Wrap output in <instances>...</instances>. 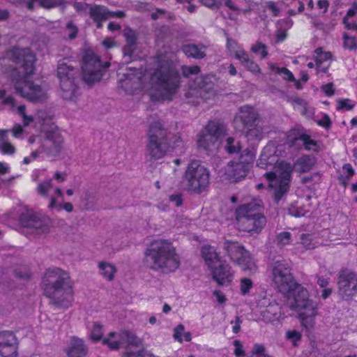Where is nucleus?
I'll list each match as a JSON object with an SVG mask.
<instances>
[{
  "label": "nucleus",
  "instance_id": "f257e3e1",
  "mask_svg": "<svg viewBox=\"0 0 357 357\" xmlns=\"http://www.w3.org/2000/svg\"><path fill=\"white\" fill-rule=\"evenodd\" d=\"M17 111L23 125L14 126L11 130L13 136L20 139L26 137L33 149L31 155L24 158V163L29 164L44 151L50 155H57L62 149V139L52 119L44 112H39L34 116L28 114L23 105L19 106Z\"/></svg>",
  "mask_w": 357,
  "mask_h": 357
},
{
  "label": "nucleus",
  "instance_id": "f03ea898",
  "mask_svg": "<svg viewBox=\"0 0 357 357\" xmlns=\"http://www.w3.org/2000/svg\"><path fill=\"white\" fill-rule=\"evenodd\" d=\"M272 277L279 291L284 295L287 307L298 313L302 326L307 330L313 328L317 314V303L309 298L306 289L295 282L288 264L275 262Z\"/></svg>",
  "mask_w": 357,
  "mask_h": 357
},
{
  "label": "nucleus",
  "instance_id": "7ed1b4c3",
  "mask_svg": "<svg viewBox=\"0 0 357 357\" xmlns=\"http://www.w3.org/2000/svg\"><path fill=\"white\" fill-rule=\"evenodd\" d=\"M7 56L17 64L22 63L17 70V77L13 79L16 93L31 101L44 100L47 95L46 91L32 80L35 58L30 50L15 49L10 51Z\"/></svg>",
  "mask_w": 357,
  "mask_h": 357
},
{
  "label": "nucleus",
  "instance_id": "20e7f679",
  "mask_svg": "<svg viewBox=\"0 0 357 357\" xmlns=\"http://www.w3.org/2000/svg\"><path fill=\"white\" fill-rule=\"evenodd\" d=\"M276 147L274 144H268L262 150L257 161V166L267 169L274 165V171L264 174L268 183L274 200L278 202L289 189L291 182V165L284 161L277 160Z\"/></svg>",
  "mask_w": 357,
  "mask_h": 357
},
{
  "label": "nucleus",
  "instance_id": "39448f33",
  "mask_svg": "<svg viewBox=\"0 0 357 357\" xmlns=\"http://www.w3.org/2000/svg\"><path fill=\"white\" fill-rule=\"evenodd\" d=\"M44 294L53 305L67 309L74 301V283L68 273L60 268H49L41 282Z\"/></svg>",
  "mask_w": 357,
  "mask_h": 357
},
{
  "label": "nucleus",
  "instance_id": "423d86ee",
  "mask_svg": "<svg viewBox=\"0 0 357 357\" xmlns=\"http://www.w3.org/2000/svg\"><path fill=\"white\" fill-rule=\"evenodd\" d=\"M144 263L151 270L169 273L180 266V257L172 243L167 239L153 238L144 250Z\"/></svg>",
  "mask_w": 357,
  "mask_h": 357
},
{
  "label": "nucleus",
  "instance_id": "0eeeda50",
  "mask_svg": "<svg viewBox=\"0 0 357 357\" xmlns=\"http://www.w3.org/2000/svg\"><path fill=\"white\" fill-rule=\"evenodd\" d=\"M157 68L151 75V98L155 100H171L179 86V76L170 55L160 56Z\"/></svg>",
  "mask_w": 357,
  "mask_h": 357
},
{
  "label": "nucleus",
  "instance_id": "6e6552de",
  "mask_svg": "<svg viewBox=\"0 0 357 357\" xmlns=\"http://www.w3.org/2000/svg\"><path fill=\"white\" fill-rule=\"evenodd\" d=\"M202 256L211 271L212 279L220 286L228 287L233 283L235 271L227 264L211 245L202 247Z\"/></svg>",
  "mask_w": 357,
  "mask_h": 357
},
{
  "label": "nucleus",
  "instance_id": "1a4fd4ad",
  "mask_svg": "<svg viewBox=\"0 0 357 357\" xmlns=\"http://www.w3.org/2000/svg\"><path fill=\"white\" fill-rule=\"evenodd\" d=\"M261 201L240 206L236 211L238 229L251 235L260 233L266 223V218L261 213Z\"/></svg>",
  "mask_w": 357,
  "mask_h": 357
},
{
  "label": "nucleus",
  "instance_id": "9d476101",
  "mask_svg": "<svg viewBox=\"0 0 357 357\" xmlns=\"http://www.w3.org/2000/svg\"><path fill=\"white\" fill-rule=\"evenodd\" d=\"M139 343L140 340L133 333L123 330L110 331L102 339V344L112 350L128 347L123 357H154L147 351H133L132 349L137 347Z\"/></svg>",
  "mask_w": 357,
  "mask_h": 357
},
{
  "label": "nucleus",
  "instance_id": "9b49d317",
  "mask_svg": "<svg viewBox=\"0 0 357 357\" xmlns=\"http://www.w3.org/2000/svg\"><path fill=\"white\" fill-rule=\"evenodd\" d=\"M149 138L148 152L155 159L162 158L169 148L174 149L182 144L180 137H176L175 140L168 145L166 142L165 132L160 123H156L151 127Z\"/></svg>",
  "mask_w": 357,
  "mask_h": 357
},
{
  "label": "nucleus",
  "instance_id": "f8f14e48",
  "mask_svg": "<svg viewBox=\"0 0 357 357\" xmlns=\"http://www.w3.org/2000/svg\"><path fill=\"white\" fill-rule=\"evenodd\" d=\"M224 249L230 260L239 266L241 271L249 274H254L257 270V265L249 251L238 242L227 241Z\"/></svg>",
  "mask_w": 357,
  "mask_h": 357
},
{
  "label": "nucleus",
  "instance_id": "ddd939ff",
  "mask_svg": "<svg viewBox=\"0 0 357 357\" xmlns=\"http://www.w3.org/2000/svg\"><path fill=\"white\" fill-rule=\"evenodd\" d=\"M183 182L189 190L201 192L209 184V172L199 161H192L187 167Z\"/></svg>",
  "mask_w": 357,
  "mask_h": 357
},
{
  "label": "nucleus",
  "instance_id": "4468645a",
  "mask_svg": "<svg viewBox=\"0 0 357 357\" xmlns=\"http://www.w3.org/2000/svg\"><path fill=\"white\" fill-rule=\"evenodd\" d=\"M81 68L82 75L86 83L91 84L100 80L101 62L99 57L91 50L87 49L84 51Z\"/></svg>",
  "mask_w": 357,
  "mask_h": 357
},
{
  "label": "nucleus",
  "instance_id": "2eb2a0df",
  "mask_svg": "<svg viewBox=\"0 0 357 357\" xmlns=\"http://www.w3.org/2000/svg\"><path fill=\"white\" fill-rule=\"evenodd\" d=\"M256 150L255 148L247 149L241 155V161L239 162L229 163L225 169V175L229 180L238 181L245 178L255 160Z\"/></svg>",
  "mask_w": 357,
  "mask_h": 357
},
{
  "label": "nucleus",
  "instance_id": "dca6fc26",
  "mask_svg": "<svg viewBox=\"0 0 357 357\" xmlns=\"http://www.w3.org/2000/svg\"><path fill=\"white\" fill-rule=\"evenodd\" d=\"M257 307L262 319L266 323L278 325L286 318L283 308L278 303L272 302L271 298L267 296L259 299Z\"/></svg>",
  "mask_w": 357,
  "mask_h": 357
},
{
  "label": "nucleus",
  "instance_id": "f3484780",
  "mask_svg": "<svg viewBox=\"0 0 357 357\" xmlns=\"http://www.w3.org/2000/svg\"><path fill=\"white\" fill-rule=\"evenodd\" d=\"M57 75L60 79L63 98L70 100H75L79 93L78 89L73 82L75 69L70 66L62 63L59 65Z\"/></svg>",
  "mask_w": 357,
  "mask_h": 357
},
{
  "label": "nucleus",
  "instance_id": "a211bd4d",
  "mask_svg": "<svg viewBox=\"0 0 357 357\" xmlns=\"http://www.w3.org/2000/svg\"><path fill=\"white\" fill-rule=\"evenodd\" d=\"M213 77H206L204 78H198L197 82L199 86L191 89L190 91L186 95L188 98H192L194 96L196 100H190L192 103L200 104L206 102L209 105L213 104L215 100V93L213 90V83L211 81Z\"/></svg>",
  "mask_w": 357,
  "mask_h": 357
},
{
  "label": "nucleus",
  "instance_id": "6ab92c4d",
  "mask_svg": "<svg viewBox=\"0 0 357 357\" xmlns=\"http://www.w3.org/2000/svg\"><path fill=\"white\" fill-rule=\"evenodd\" d=\"M223 134V129L218 123L210 122L197 137L199 147L212 151L218 149L219 139Z\"/></svg>",
  "mask_w": 357,
  "mask_h": 357
},
{
  "label": "nucleus",
  "instance_id": "aec40b11",
  "mask_svg": "<svg viewBox=\"0 0 357 357\" xmlns=\"http://www.w3.org/2000/svg\"><path fill=\"white\" fill-rule=\"evenodd\" d=\"M18 342L13 333L10 331L0 332V356L1 357H16Z\"/></svg>",
  "mask_w": 357,
  "mask_h": 357
},
{
  "label": "nucleus",
  "instance_id": "412c9836",
  "mask_svg": "<svg viewBox=\"0 0 357 357\" xmlns=\"http://www.w3.org/2000/svg\"><path fill=\"white\" fill-rule=\"evenodd\" d=\"M258 113L254 108L248 105L243 106L234 118V128L240 131L244 127L255 123L258 121Z\"/></svg>",
  "mask_w": 357,
  "mask_h": 357
},
{
  "label": "nucleus",
  "instance_id": "4be33fe9",
  "mask_svg": "<svg viewBox=\"0 0 357 357\" xmlns=\"http://www.w3.org/2000/svg\"><path fill=\"white\" fill-rule=\"evenodd\" d=\"M339 288L344 296H351L357 290V276L350 271H344L340 277Z\"/></svg>",
  "mask_w": 357,
  "mask_h": 357
},
{
  "label": "nucleus",
  "instance_id": "5701e85b",
  "mask_svg": "<svg viewBox=\"0 0 357 357\" xmlns=\"http://www.w3.org/2000/svg\"><path fill=\"white\" fill-rule=\"evenodd\" d=\"M66 352L68 357H84L87 349L83 340L73 337L68 343Z\"/></svg>",
  "mask_w": 357,
  "mask_h": 357
},
{
  "label": "nucleus",
  "instance_id": "b1692460",
  "mask_svg": "<svg viewBox=\"0 0 357 357\" xmlns=\"http://www.w3.org/2000/svg\"><path fill=\"white\" fill-rule=\"evenodd\" d=\"M91 17L97 22L98 28L100 27V22L109 17H122L123 13L121 11L109 12L105 7L94 6L90 8Z\"/></svg>",
  "mask_w": 357,
  "mask_h": 357
},
{
  "label": "nucleus",
  "instance_id": "393cba45",
  "mask_svg": "<svg viewBox=\"0 0 357 357\" xmlns=\"http://www.w3.org/2000/svg\"><path fill=\"white\" fill-rule=\"evenodd\" d=\"M314 58L317 73L326 72L331 65V54L329 52H324L321 48H318L314 51Z\"/></svg>",
  "mask_w": 357,
  "mask_h": 357
},
{
  "label": "nucleus",
  "instance_id": "a878e982",
  "mask_svg": "<svg viewBox=\"0 0 357 357\" xmlns=\"http://www.w3.org/2000/svg\"><path fill=\"white\" fill-rule=\"evenodd\" d=\"M294 136V140L291 142L290 146L300 145L302 144L305 146L307 150L316 151L317 149V142L311 139L309 136L305 134H300L298 136L295 135L294 133H291L289 138L290 139Z\"/></svg>",
  "mask_w": 357,
  "mask_h": 357
},
{
  "label": "nucleus",
  "instance_id": "bb28decb",
  "mask_svg": "<svg viewBox=\"0 0 357 357\" xmlns=\"http://www.w3.org/2000/svg\"><path fill=\"white\" fill-rule=\"evenodd\" d=\"M103 325L100 322H93L88 326V337L93 342H102Z\"/></svg>",
  "mask_w": 357,
  "mask_h": 357
},
{
  "label": "nucleus",
  "instance_id": "cd10ccee",
  "mask_svg": "<svg viewBox=\"0 0 357 357\" xmlns=\"http://www.w3.org/2000/svg\"><path fill=\"white\" fill-rule=\"evenodd\" d=\"M98 268L100 272L101 275L107 280L112 281L114 280L116 273V266L106 261H99Z\"/></svg>",
  "mask_w": 357,
  "mask_h": 357
},
{
  "label": "nucleus",
  "instance_id": "c85d7f7f",
  "mask_svg": "<svg viewBox=\"0 0 357 357\" xmlns=\"http://www.w3.org/2000/svg\"><path fill=\"white\" fill-rule=\"evenodd\" d=\"M235 57L238 59L243 65L252 73H259L260 69L257 64L249 60L248 55L240 48L235 50Z\"/></svg>",
  "mask_w": 357,
  "mask_h": 357
},
{
  "label": "nucleus",
  "instance_id": "c756f323",
  "mask_svg": "<svg viewBox=\"0 0 357 357\" xmlns=\"http://www.w3.org/2000/svg\"><path fill=\"white\" fill-rule=\"evenodd\" d=\"M269 68L272 73H277L287 81H293L295 82V86L297 89L302 87L299 81H296L291 71L285 68H278L275 66L273 63H270Z\"/></svg>",
  "mask_w": 357,
  "mask_h": 357
},
{
  "label": "nucleus",
  "instance_id": "7c9ffc66",
  "mask_svg": "<svg viewBox=\"0 0 357 357\" xmlns=\"http://www.w3.org/2000/svg\"><path fill=\"white\" fill-rule=\"evenodd\" d=\"M124 36L127 42V45L124 49V54L132 57L134 54V47L135 45V33L132 30L126 29L124 30Z\"/></svg>",
  "mask_w": 357,
  "mask_h": 357
},
{
  "label": "nucleus",
  "instance_id": "2f4dec72",
  "mask_svg": "<svg viewBox=\"0 0 357 357\" xmlns=\"http://www.w3.org/2000/svg\"><path fill=\"white\" fill-rule=\"evenodd\" d=\"M265 135V132L264 128L259 125V123H256L255 127L250 128L246 135V137L248 141H250L252 144L260 141L264 138Z\"/></svg>",
  "mask_w": 357,
  "mask_h": 357
},
{
  "label": "nucleus",
  "instance_id": "473e14b6",
  "mask_svg": "<svg viewBox=\"0 0 357 357\" xmlns=\"http://www.w3.org/2000/svg\"><path fill=\"white\" fill-rule=\"evenodd\" d=\"M238 287L241 296H249L254 287V282L250 278L243 277L239 280Z\"/></svg>",
  "mask_w": 357,
  "mask_h": 357
},
{
  "label": "nucleus",
  "instance_id": "72a5a7b5",
  "mask_svg": "<svg viewBox=\"0 0 357 357\" xmlns=\"http://www.w3.org/2000/svg\"><path fill=\"white\" fill-rule=\"evenodd\" d=\"M183 52L189 57L199 59L204 56V48L196 45H187L183 47Z\"/></svg>",
  "mask_w": 357,
  "mask_h": 357
},
{
  "label": "nucleus",
  "instance_id": "f704fd0d",
  "mask_svg": "<svg viewBox=\"0 0 357 357\" xmlns=\"http://www.w3.org/2000/svg\"><path fill=\"white\" fill-rule=\"evenodd\" d=\"M47 207L50 210L56 209L57 211H61V209H63L68 213L73 211V206L70 202H63L59 204L55 197H52L50 199V203Z\"/></svg>",
  "mask_w": 357,
  "mask_h": 357
},
{
  "label": "nucleus",
  "instance_id": "c9c22d12",
  "mask_svg": "<svg viewBox=\"0 0 357 357\" xmlns=\"http://www.w3.org/2000/svg\"><path fill=\"white\" fill-rule=\"evenodd\" d=\"M224 148L229 153H237L241 149L240 142L233 137H229L225 139Z\"/></svg>",
  "mask_w": 357,
  "mask_h": 357
},
{
  "label": "nucleus",
  "instance_id": "e433bc0d",
  "mask_svg": "<svg viewBox=\"0 0 357 357\" xmlns=\"http://www.w3.org/2000/svg\"><path fill=\"white\" fill-rule=\"evenodd\" d=\"M7 130L0 131V151L3 154L11 155L15 151V149L13 144L7 142L5 139Z\"/></svg>",
  "mask_w": 357,
  "mask_h": 357
},
{
  "label": "nucleus",
  "instance_id": "4c0bfd02",
  "mask_svg": "<svg viewBox=\"0 0 357 357\" xmlns=\"http://www.w3.org/2000/svg\"><path fill=\"white\" fill-rule=\"evenodd\" d=\"M174 337L179 342H189L191 340V334L190 332L185 331L183 325L179 324L174 329Z\"/></svg>",
  "mask_w": 357,
  "mask_h": 357
},
{
  "label": "nucleus",
  "instance_id": "58836bf2",
  "mask_svg": "<svg viewBox=\"0 0 357 357\" xmlns=\"http://www.w3.org/2000/svg\"><path fill=\"white\" fill-rule=\"evenodd\" d=\"M313 165V160L309 157H302L298 159L294 165V169L298 172L308 171Z\"/></svg>",
  "mask_w": 357,
  "mask_h": 357
},
{
  "label": "nucleus",
  "instance_id": "ea45409f",
  "mask_svg": "<svg viewBox=\"0 0 357 357\" xmlns=\"http://www.w3.org/2000/svg\"><path fill=\"white\" fill-rule=\"evenodd\" d=\"M21 224L24 227H30L31 229H34L37 234H40L45 231V229L42 226V222L36 218H31L26 222L22 219Z\"/></svg>",
  "mask_w": 357,
  "mask_h": 357
},
{
  "label": "nucleus",
  "instance_id": "a19ab883",
  "mask_svg": "<svg viewBox=\"0 0 357 357\" xmlns=\"http://www.w3.org/2000/svg\"><path fill=\"white\" fill-rule=\"evenodd\" d=\"M357 14V3H354L351 7L348 10L347 16L344 18V24L348 29H356L357 30V24L354 23H349V19Z\"/></svg>",
  "mask_w": 357,
  "mask_h": 357
},
{
  "label": "nucleus",
  "instance_id": "79ce46f5",
  "mask_svg": "<svg viewBox=\"0 0 357 357\" xmlns=\"http://www.w3.org/2000/svg\"><path fill=\"white\" fill-rule=\"evenodd\" d=\"M285 337L290 341L294 346H296L298 342L301 340L302 333L296 329H289L285 332Z\"/></svg>",
  "mask_w": 357,
  "mask_h": 357
},
{
  "label": "nucleus",
  "instance_id": "37998d69",
  "mask_svg": "<svg viewBox=\"0 0 357 357\" xmlns=\"http://www.w3.org/2000/svg\"><path fill=\"white\" fill-rule=\"evenodd\" d=\"M52 188V179L49 178L43 182L38 183L37 186L38 192L45 197H48L50 190Z\"/></svg>",
  "mask_w": 357,
  "mask_h": 357
},
{
  "label": "nucleus",
  "instance_id": "c03bdc74",
  "mask_svg": "<svg viewBox=\"0 0 357 357\" xmlns=\"http://www.w3.org/2000/svg\"><path fill=\"white\" fill-rule=\"evenodd\" d=\"M343 46L351 51L357 50V41L354 37L349 36L347 33L343 34Z\"/></svg>",
  "mask_w": 357,
  "mask_h": 357
},
{
  "label": "nucleus",
  "instance_id": "a18cd8bd",
  "mask_svg": "<svg viewBox=\"0 0 357 357\" xmlns=\"http://www.w3.org/2000/svg\"><path fill=\"white\" fill-rule=\"evenodd\" d=\"M225 6L228 8V10H227V13L225 14L226 17L234 21L237 20L241 11L234 6V3L231 1V0H230V6Z\"/></svg>",
  "mask_w": 357,
  "mask_h": 357
},
{
  "label": "nucleus",
  "instance_id": "49530a36",
  "mask_svg": "<svg viewBox=\"0 0 357 357\" xmlns=\"http://www.w3.org/2000/svg\"><path fill=\"white\" fill-rule=\"evenodd\" d=\"M200 2L208 8H214L219 5H229L230 0H199Z\"/></svg>",
  "mask_w": 357,
  "mask_h": 357
},
{
  "label": "nucleus",
  "instance_id": "de8ad7c7",
  "mask_svg": "<svg viewBox=\"0 0 357 357\" xmlns=\"http://www.w3.org/2000/svg\"><path fill=\"white\" fill-rule=\"evenodd\" d=\"M298 105L299 109L303 114L307 115L308 116H311L314 114V110L312 108L308 107L307 103L303 100H298Z\"/></svg>",
  "mask_w": 357,
  "mask_h": 357
},
{
  "label": "nucleus",
  "instance_id": "09e8293b",
  "mask_svg": "<svg viewBox=\"0 0 357 357\" xmlns=\"http://www.w3.org/2000/svg\"><path fill=\"white\" fill-rule=\"evenodd\" d=\"M301 243L304 246L306 250L313 249L317 246V243L314 242L310 235L303 234L301 236Z\"/></svg>",
  "mask_w": 357,
  "mask_h": 357
},
{
  "label": "nucleus",
  "instance_id": "8fccbe9b",
  "mask_svg": "<svg viewBox=\"0 0 357 357\" xmlns=\"http://www.w3.org/2000/svg\"><path fill=\"white\" fill-rule=\"evenodd\" d=\"M337 109H346L351 110L354 106V103L350 99H340L337 100Z\"/></svg>",
  "mask_w": 357,
  "mask_h": 357
},
{
  "label": "nucleus",
  "instance_id": "3c124183",
  "mask_svg": "<svg viewBox=\"0 0 357 357\" xmlns=\"http://www.w3.org/2000/svg\"><path fill=\"white\" fill-rule=\"evenodd\" d=\"M199 72V68L197 66H183L182 73L184 77H190L191 75H197Z\"/></svg>",
  "mask_w": 357,
  "mask_h": 357
},
{
  "label": "nucleus",
  "instance_id": "603ef678",
  "mask_svg": "<svg viewBox=\"0 0 357 357\" xmlns=\"http://www.w3.org/2000/svg\"><path fill=\"white\" fill-rule=\"evenodd\" d=\"M234 345V353L236 357H244L245 356V350L243 348V345L239 340H234L233 342Z\"/></svg>",
  "mask_w": 357,
  "mask_h": 357
},
{
  "label": "nucleus",
  "instance_id": "864d4df0",
  "mask_svg": "<svg viewBox=\"0 0 357 357\" xmlns=\"http://www.w3.org/2000/svg\"><path fill=\"white\" fill-rule=\"evenodd\" d=\"M213 295L219 305H223L227 301V298L225 294L219 289L214 290L213 291Z\"/></svg>",
  "mask_w": 357,
  "mask_h": 357
},
{
  "label": "nucleus",
  "instance_id": "5fc2aeb1",
  "mask_svg": "<svg viewBox=\"0 0 357 357\" xmlns=\"http://www.w3.org/2000/svg\"><path fill=\"white\" fill-rule=\"evenodd\" d=\"M278 241L282 245H286L291 241V234L289 232L283 231L278 234Z\"/></svg>",
  "mask_w": 357,
  "mask_h": 357
},
{
  "label": "nucleus",
  "instance_id": "6e6d98bb",
  "mask_svg": "<svg viewBox=\"0 0 357 357\" xmlns=\"http://www.w3.org/2000/svg\"><path fill=\"white\" fill-rule=\"evenodd\" d=\"M6 93V88L0 90V100H1L3 105H10L12 107L14 106V100L12 96H5Z\"/></svg>",
  "mask_w": 357,
  "mask_h": 357
},
{
  "label": "nucleus",
  "instance_id": "4d7b16f0",
  "mask_svg": "<svg viewBox=\"0 0 357 357\" xmlns=\"http://www.w3.org/2000/svg\"><path fill=\"white\" fill-rule=\"evenodd\" d=\"M253 52L265 57L267 54V51L265 45L261 43H257L252 47Z\"/></svg>",
  "mask_w": 357,
  "mask_h": 357
},
{
  "label": "nucleus",
  "instance_id": "13d9d810",
  "mask_svg": "<svg viewBox=\"0 0 357 357\" xmlns=\"http://www.w3.org/2000/svg\"><path fill=\"white\" fill-rule=\"evenodd\" d=\"M33 3H38L41 6L46 8H50L56 6L57 4H59V3H57L56 1H53L52 0H32Z\"/></svg>",
  "mask_w": 357,
  "mask_h": 357
},
{
  "label": "nucleus",
  "instance_id": "bf43d9fd",
  "mask_svg": "<svg viewBox=\"0 0 357 357\" xmlns=\"http://www.w3.org/2000/svg\"><path fill=\"white\" fill-rule=\"evenodd\" d=\"M266 11L273 16H276L279 13V8L273 2H268L266 5Z\"/></svg>",
  "mask_w": 357,
  "mask_h": 357
},
{
  "label": "nucleus",
  "instance_id": "052dcab7",
  "mask_svg": "<svg viewBox=\"0 0 357 357\" xmlns=\"http://www.w3.org/2000/svg\"><path fill=\"white\" fill-rule=\"evenodd\" d=\"M66 31L68 34L69 38L70 39H73V38H75V36L77 35V28L74 25H73L71 23H69L67 25Z\"/></svg>",
  "mask_w": 357,
  "mask_h": 357
},
{
  "label": "nucleus",
  "instance_id": "680f3d73",
  "mask_svg": "<svg viewBox=\"0 0 357 357\" xmlns=\"http://www.w3.org/2000/svg\"><path fill=\"white\" fill-rule=\"evenodd\" d=\"M322 91L328 96H331L334 93V88L332 84H327L321 87Z\"/></svg>",
  "mask_w": 357,
  "mask_h": 357
},
{
  "label": "nucleus",
  "instance_id": "e2e57ef3",
  "mask_svg": "<svg viewBox=\"0 0 357 357\" xmlns=\"http://www.w3.org/2000/svg\"><path fill=\"white\" fill-rule=\"evenodd\" d=\"M67 174L66 172H56L54 175V178L58 183H62L66 180Z\"/></svg>",
  "mask_w": 357,
  "mask_h": 357
},
{
  "label": "nucleus",
  "instance_id": "0e129e2a",
  "mask_svg": "<svg viewBox=\"0 0 357 357\" xmlns=\"http://www.w3.org/2000/svg\"><path fill=\"white\" fill-rule=\"evenodd\" d=\"M231 324L233 325L232 331L234 333H238L241 328V321L239 317H236L234 321H232Z\"/></svg>",
  "mask_w": 357,
  "mask_h": 357
},
{
  "label": "nucleus",
  "instance_id": "69168bd1",
  "mask_svg": "<svg viewBox=\"0 0 357 357\" xmlns=\"http://www.w3.org/2000/svg\"><path fill=\"white\" fill-rule=\"evenodd\" d=\"M169 200L173 202L175 206H180L182 204V198L180 195H173L170 196Z\"/></svg>",
  "mask_w": 357,
  "mask_h": 357
},
{
  "label": "nucleus",
  "instance_id": "338daca9",
  "mask_svg": "<svg viewBox=\"0 0 357 357\" xmlns=\"http://www.w3.org/2000/svg\"><path fill=\"white\" fill-rule=\"evenodd\" d=\"M317 123L320 126L328 128L331 124V121L328 116H324L317 121Z\"/></svg>",
  "mask_w": 357,
  "mask_h": 357
},
{
  "label": "nucleus",
  "instance_id": "774afa93",
  "mask_svg": "<svg viewBox=\"0 0 357 357\" xmlns=\"http://www.w3.org/2000/svg\"><path fill=\"white\" fill-rule=\"evenodd\" d=\"M328 2L327 0H319L317 3V7L321 10L322 13H324L328 8Z\"/></svg>",
  "mask_w": 357,
  "mask_h": 357
}]
</instances>
